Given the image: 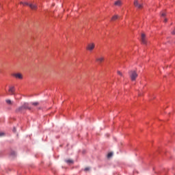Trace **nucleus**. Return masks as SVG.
<instances>
[{
  "label": "nucleus",
  "mask_w": 175,
  "mask_h": 175,
  "mask_svg": "<svg viewBox=\"0 0 175 175\" xmlns=\"http://www.w3.org/2000/svg\"><path fill=\"white\" fill-rule=\"evenodd\" d=\"M8 95H15V98L17 99V94H16L14 86H9Z\"/></svg>",
  "instance_id": "1"
},
{
  "label": "nucleus",
  "mask_w": 175,
  "mask_h": 175,
  "mask_svg": "<svg viewBox=\"0 0 175 175\" xmlns=\"http://www.w3.org/2000/svg\"><path fill=\"white\" fill-rule=\"evenodd\" d=\"M137 72L135 70L130 71V77L132 81H135L137 79Z\"/></svg>",
  "instance_id": "2"
},
{
  "label": "nucleus",
  "mask_w": 175,
  "mask_h": 175,
  "mask_svg": "<svg viewBox=\"0 0 175 175\" xmlns=\"http://www.w3.org/2000/svg\"><path fill=\"white\" fill-rule=\"evenodd\" d=\"M11 76H12V77H14L17 80H21V79H23V75L20 72L12 73L11 74Z\"/></svg>",
  "instance_id": "3"
},
{
  "label": "nucleus",
  "mask_w": 175,
  "mask_h": 175,
  "mask_svg": "<svg viewBox=\"0 0 175 175\" xmlns=\"http://www.w3.org/2000/svg\"><path fill=\"white\" fill-rule=\"evenodd\" d=\"M94 49H95V44L94 43L89 44L86 47V50H88V51H92Z\"/></svg>",
  "instance_id": "4"
},
{
  "label": "nucleus",
  "mask_w": 175,
  "mask_h": 175,
  "mask_svg": "<svg viewBox=\"0 0 175 175\" xmlns=\"http://www.w3.org/2000/svg\"><path fill=\"white\" fill-rule=\"evenodd\" d=\"M134 6H135V8H137V9H142V8H143V4L139 3V1H137V0H135L134 1Z\"/></svg>",
  "instance_id": "5"
},
{
  "label": "nucleus",
  "mask_w": 175,
  "mask_h": 175,
  "mask_svg": "<svg viewBox=\"0 0 175 175\" xmlns=\"http://www.w3.org/2000/svg\"><path fill=\"white\" fill-rule=\"evenodd\" d=\"M96 62H98V64H102L103 61H105V57L103 56H100L96 58Z\"/></svg>",
  "instance_id": "6"
},
{
  "label": "nucleus",
  "mask_w": 175,
  "mask_h": 175,
  "mask_svg": "<svg viewBox=\"0 0 175 175\" xmlns=\"http://www.w3.org/2000/svg\"><path fill=\"white\" fill-rule=\"evenodd\" d=\"M141 40H142V43H143V44H146L147 43V41H146V34H144V33L142 34Z\"/></svg>",
  "instance_id": "7"
},
{
  "label": "nucleus",
  "mask_w": 175,
  "mask_h": 175,
  "mask_svg": "<svg viewBox=\"0 0 175 175\" xmlns=\"http://www.w3.org/2000/svg\"><path fill=\"white\" fill-rule=\"evenodd\" d=\"M16 113H17L18 114H21L23 113V106L16 108Z\"/></svg>",
  "instance_id": "8"
},
{
  "label": "nucleus",
  "mask_w": 175,
  "mask_h": 175,
  "mask_svg": "<svg viewBox=\"0 0 175 175\" xmlns=\"http://www.w3.org/2000/svg\"><path fill=\"white\" fill-rule=\"evenodd\" d=\"M17 155V153H16V151L12 150L10 154V158L13 159Z\"/></svg>",
  "instance_id": "9"
},
{
  "label": "nucleus",
  "mask_w": 175,
  "mask_h": 175,
  "mask_svg": "<svg viewBox=\"0 0 175 175\" xmlns=\"http://www.w3.org/2000/svg\"><path fill=\"white\" fill-rule=\"evenodd\" d=\"M29 6L32 9V10H36V9H38V7L35 4L30 3L29 4Z\"/></svg>",
  "instance_id": "10"
},
{
  "label": "nucleus",
  "mask_w": 175,
  "mask_h": 175,
  "mask_svg": "<svg viewBox=\"0 0 175 175\" xmlns=\"http://www.w3.org/2000/svg\"><path fill=\"white\" fill-rule=\"evenodd\" d=\"M115 6H121V5H122V3L121 2V1L118 0L114 3Z\"/></svg>",
  "instance_id": "11"
},
{
  "label": "nucleus",
  "mask_w": 175,
  "mask_h": 175,
  "mask_svg": "<svg viewBox=\"0 0 175 175\" xmlns=\"http://www.w3.org/2000/svg\"><path fill=\"white\" fill-rule=\"evenodd\" d=\"M23 109H31V108H29V106L28 105V103H25L24 104H23Z\"/></svg>",
  "instance_id": "12"
},
{
  "label": "nucleus",
  "mask_w": 175,
  "mask_h": 175,
  "mask_svg": "<svg viewBox=\"0 0 175 175\" xmlns=\"http://www.w3.org/2000/svg\"><path fill=\"white\" fill-rule=\"evenodd\" d=\"M117 18H118V15H114L112 18H111V21H116V20H117Z\"/></svg>",
  "instance_id": "13"
},
{
  "label": "nucleus",
  "mask_w": 175,
  "mask_h": 175,
  "mask_svg": "<svg viewBox=\"0 0 175 175\" xmlns=\"http://www.w3.org/2000/svg\"><path fill=\"white\" fill-rule=\"evenodd\" d=\"M5 102L8 105H13V102H12V100L7 99Z\"/></svg>",
  "instance_id": "14"
},
{
  "label": "nucleus",
  "mask_w": 175,
  "mask_h": 175,
  "mask_svg": "<svg viewBox=\"0 0 175 175\" xmlns=\"http://www.w3.org/2000/svg\"><path fill=\"white\" fill-rule=\"evenodd\" d=\"M65 162H66V163H73V160L68 159L66 160Z\"/></svg>",
  "instance_id": "15"
},
{
  "label": "nucleus",
  "mask_w": 175,
  "mask_h": 175,
  "mask_svg": "<svg viewBox=\"0 0 175 175\" xmlns=\"http://www.w3.org/2000/svg\"><path fill=\"white\" fill-rule=\"evenodd\" d=\"M111 157H113V152H109V153L107 154V158H111Z\"/></svg>",
  "instance_id": "16"
},
{
  "label": "nucleus",
  "mask_w": 175,
  "mask_h": 175,
  "mask_svg": "<svg viewBox=\"0 0 175 175\" xmlns=\"http://www.w3.org/2000/svg\"><path fill=\"white\" fill-rule=\"evenodd\" d=\"M3 136H5V133L0 132V137H3Z\"/></svg>",
  "instance_id": "17"
},
{
  "label": "nucleus",
  "mask_w": 175,
  "mask_h": 175,
  "mask_svg": "<svg viewBox=\"0 0 175 175\" xmlns=\"http://www.w3.org/2000/svg\"><path fill=\"white\" fill-rule=\"evenodd\" d=\"M33 106H38V105H39V103L38 102H35V103H32Z\"/></svg>",
  "instance_id": "18"
},
{
  "label": "nucleus",
  "mask_w": 175,
  "mask_h": 175,
  "mask_svg": "<svg viewBox=\"0 0 175 175\" xmlns=\"http://www.w3.org/2000/svg\"><path fill=\"white\" fill-rule=\"evenodd\" d=\"M90 169H91L90 167H87L85 168L84 171H85V172H89V170H90Z\"/></svg>",
  "instance_id": "19"
},
{
  "label": "nucleus",
  "mask_w": 175,
  "mask_h": 175,
  "mask_svg": "<svg viewBox=\"0 0 175 175\" xmlns=\"http://www.w3.org/2000/svg\"><path fill=\"white\" fill-rule=\"evenodd\" d=\"M161 16L165 17L166 16V12H161Z\"/></svg>",
  "instance_id": "20"
},
{
  "label": "nucleus",
  "mask_w": 175,
  "mask_h": 175,
  "mask_svg": "<svg viewBox=\"0 0 175 175\" xmlns=\"http://www.w3.org/2000/svg\"><path fill=\"white\" fill-rule=\"evenodd\" d=\"M117 73L118 75H119V76H122V72H121L120 71H118Z\"/></svg>",
  "instance_id": "21"
},
{
  "label": "nucleus",
  "mask_w": 175,
  "mask_h": 175,
  "mask_svg": "<svg viewBox=\"0 0 175 175\" xmlns=\"http://www.w3.org/2000/svg\"><path fill=\"white\" fill-rule=\"evenodd\" d=\"M172 35H175V29L172 32Z\"/></svg>",
  "instance_id": "22"
},
{
  "label": "nucleus",
  "mask_w": 175,
  "mask_h": 175,
  "mask_svg": "<svg viewBox=\"0 0 175 175\" xmlns=\"http://www.w3.org/2000/svg\"><path fill=\"white\" fill-rule=\"evenodd\" d=\"M164 23H167V19L165 18Z\"/></svg>",
  "instance_id": "23"
},
{
  "label": "nucleus",
  "mask_w": 175,
  "mask_h": 175,
  "mask_svg": "<svg viewBox=\"0 0 175 175\" xmlns=\"http://www.w3.org/2000/svg\"><path fill=\"white\" fill-rule=\"evenodd\" d=\"M13 132H16V129L15 128L14 129Z\"/></svg>",
  "instance_id": "24"
}]
</instances>
